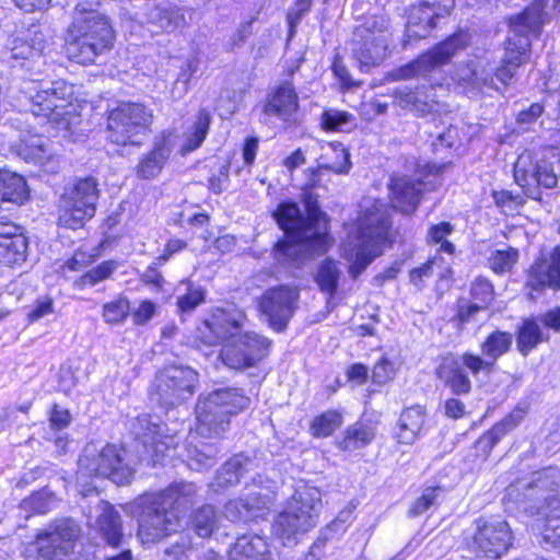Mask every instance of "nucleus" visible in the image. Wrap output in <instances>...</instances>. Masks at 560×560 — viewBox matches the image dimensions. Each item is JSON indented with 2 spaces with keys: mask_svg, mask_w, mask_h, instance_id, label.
Returning <instances> with one entry per match:
<instances>
[{
  "mask_svg": "<svg viewBox=\"0 0 560 560\" xmlns=\"http://www.w3.org/2000/svg\"><path fill=\"white\" fill-rule=\"evenodd\" d=\"M306 215L294 202H281L273 212L289 242L276 246L275 256L280 262H293L302 248L325 252L328 243V221L315 201H306Z\"/></svg>",
  "mask_w": 560,
  "mask_h": 560,
  "instance_id": "1",
  "label": "nucleus"
},
{
  "mask_svg": "<svg viewBox=\"0 0 560 560\" xmlns=\"http://www.w3.org/2000/svg\"><path fill=\"white\" fill-rule=\"evenodd\" d=\"M197 487L192 482H175L161 492L138 499V536L142 542H155L180 527L179 512L192 502Z\"/></svg>",
  "mask_w": 560,
  "mask_h": 560,
  "instance_id": "2",
  "label": "nucleus"
},
{
  "mask_svg": "<svg viewBox=\"0 0 560 560\" xmlns=\"http://www.w3.org/2000/svg\"><path fill=\"white\" fill-rule=\"evenodd\" d=\"M97 5L98 2L89 0L77 2L68 26L67 55L81 65L93 63L97 56L110 49L114 42L109 20L96 9Z\"/></svg>",
  "mask_w": 560,
  "mask_h": 560,
  "instance_id": "3",
  "label": "nucleus"
},
{
  "mask_svg": "<svg viewBox=\"0 0 560 560\" xmlns=\"http://www.w3.org/2000/svg\"><path fill=\"white\" fill-rule=\"evenodd\" d=\"M363 214L359 221L358 232L349 236L343 246V256L350 262L349 273L357 279L380 255V245L387 240L392 221L387 206L374 200L362 207Z\"/></svg>",
  "mask_w": 560,
  "mask_h": 560,
  "instance_id": "4",
  "label": "nucleus"
},
{
  "mask_svg": "<svg viewBox=\"0 0 560 560\" xmlns=\"http://www.w3.org/2000/svg\"><path fill=\"white\" fill-rule=\"evenodd\" d=\"M548 1L536 0L522 13L511 18L504 57L500 67L494 66L493 72L495 82L502 86L505 88L513 82L516 70L527 58L530 36L550 19L549 12L546 11Z\"/></svg>",
  "mask_w": 560,
  "mask_h": 560,
  "instance_id": "5",
  "label": "nucleus"
},
{
  "mask_svg": "<svg viewBox=\"0 0 560 560\" xmlns=\"http://www.w3.org/2000/svg\"><path fill=\"white\" fill-rule=\"evenodd\" d=\"M249 398L236 387H218L198 396L195 407L200 436L220 439L230 429L231 419L246 409Z\"/></svg>",
  "mask_w": 560,
  "mask_h": 560,
  "instance_id": "6",
  "label": "nucleus"
},
{
  "mask_svg": "<svg viewBox=\"0 0 560 560\" xmlns=\"http://www.w3.org/2000/svg\"><path fill=\"white\" fill-rule=\"evenodd\" d=\"M322 506L320 491L315 487H299L287 501L272 524L273 534L284 546L295 545L316 526Z\"/></svg>",
  "mask_w": 560,
  "mask_h": 560,
  "instance_id": "7",
  "label": "nucleus"
},
{
  "mask_svg": "<svg viewBox=\"0 0 560 560\" xmlns=\"http://www.w3.org/2000/svg\"><path fill=\"white\" fill-rule=\"evenodd\" d=\"M96 178H78L65 187L59 200L58 224L78 230L84 226L96 212L100 190Z\"/></svg>",
  "mask_w": 560,
  "mask_h": 560,
  "instance_id": "8",
  "label": "nucleus"
},
{
  "mask_svg": "<svg viewBox=\"0 0 560 560\" xmlns=\"http://www.w3.org/2000/svg\"><path fill=\"white\" fill-rule=\"evenodd\" d=\"M199 384V374L190 366L170 364L159 370L151 385V400L165 409L190 399Z\"/></svg>",
  "mask_w": 560,
  "mask_h": 560,
  "instance_id": "9",
  "label": "nucleus"
},
{
  "mask_svg": "<svg viewBox=\"0 0 560 560\" xmlns=\"http://www.w3.org/2000/svg\"><path fill=\"white\" fill-rule=\"evenodd\" d=\"M124 454L125 451L115 445H106L102 450L88 445L79 458L78 474L81 477L108 478L116 485L129 483L135 470L125 463Z\"/></svg>",
  "mask_w": 560,
  "mask_h": 560,
  "instance_id": "10",
  "label": "nucleus"
},
{
  "mask_svg": "<svg viewBox=\"0 0 560 560\" xmlns=\"http://www.w3.org/2000/svg\"><path fill=\"white\" fill-rule=\"evenodd\" d=\"M205 327L208 335L203 332V342L207 346L234 347L238 350H266L271 342L264 336L256 332H244L240 330L238 319L231 313L218 310L210 319L206 320Z\"/></svg>",
  "mask_w": 560,
  "mask_h": 560,
  "instance_id": "11",
  "label": "nucleus"
},
{
  "mask_svg": "<svg viewBox=\"0 0 560 560\" xmlns=\"http://www.w3.org/2000/svg\"><path fill=\"white\" fill-rule=\"evenodd\" d=\"M153 120L152 109L140 103H124L109 112L107 132L117 145L140 144V136L149 131Z\"/></svg>",
  "mask_w": 560,
  "mask_h": 560,
  "instance_id": "12",
  "label": "nucleus"
},
{
  "mask_svg": "<svg viewBox=\"0 0 560 560\" xmlns=\"http://www.w3.org/2000/svg\"><path fill=\"white\" fill-rule=\"evenodd\" d=\"M513 540L509 523L493 516L476 518L466 536L468 547L489 559H499L505 555Z\"/></svg>",
  "mask_w": 560,
  "mask_h": 560,
  "instance_id": "13",
  "label": "nucleus"
},
{
  "mask_svg": "<svg viewBox=\"0 0 560 560\" xmlns=\"http://www.w3.org/2000/svg\"><path fill=\"white\" fill-rule=\"evenodd\" d=\"M497 359L495 352H486L485 358L468 352L458 358L448 353L443 357L442 362L436 369V375L454 395H467L471 389V383L465 368L469 369L474 374L481 371L490 372Z\"/></svg>",
  "mask_w": 560,
  "mask_h": 560,
  "instance_id": "14",
  "label": "nucleus"
},
{
  "mask_svg": "<svg viewBox=\"0 0 560 560\" xmlns=\"http://www.w3.org/2000/svg\"><path fill=\"white\" fill-rule=\"evenodd\" d=\"M514 178L527 197L540 199V187L555 188L560 180V153H552L550 160H541L536 164L520 158L514 166Z\"/></svg>",
  "mask_w": 560,
  "mask_h": 560,
  "instance_id": "15",
  "label": "nucleus"
},
{
  "mask_svg": "<svg viewBox=\"0 0 560 560\" xmlns=\"http://www.w3.org/2000/svg\"><path fill=\"white\" fill-rule=\"evenodd\" d=\"M132 431L143 447V456L150 458L153 464L159 463L167 451L177 446V431L160 422L158 417H137L132 423Z\"/></svg>",
  "mask_w": 560,
  "mask_h": 560,
  "instance_id": "16",
  "label": "nucleus"
},
{
  "mask_svg": "<svg viewBox=\"0 0 560 560\" xmlns=\"http://www.w3.org/2000/svg\"><path fill=\"white\" fill-rule=\"evenodd\" d=\"M81 533L80 526L71 518L56 520L37 535L35 550L38 560H52L69 555Z\"/></svg>",
  "mask_w": 560,
  "mask_h": 560,
  "instance_id": "17",
  "label": "nucleus"
},
{
  "mask_svg": "<svg viewBox=\"0 0 560 560\" xmlns=\"http://www.w3.org/2000/svg\"><path fill=\"white\" fill-rule=\"evenodd\" d=\"M137 19L152 33L174 32L189 25L194 10L177 7H163L152 0H144L138 7Z\"/></svg>",
  "mask_w": 560,
  "mask_h": 560,
  "instance_id": "18",
  "label": "nucleus"
},
{
  "mask_svg": "<svg viewBox=\"0 0 560 560\" xmlns=\"http://www.w3.org/2000/svg\"><path fill=\"white\" fill-rule=\"evenodd\" d=\"M454 0H421L410 8L407 19L409 37L424 38L436 26V20L444 18L454 8Z\"/></svg>",
  "mask_w": 560,
  "mask_h": 560,
  "instance_id": "19",
  "label": "nucleus"
},
{
  "mask_svg": "<svg viewBox=\"0 0 560 560\" xmlns=\"http://www.w3.org/2000/svg\"><path fill=\"white\" fill-rule=\"evenodd\" d=\"M298 299L299 291L289 285H279L265 292L260 307L275 329L282 330L288 325L296 308Z\"/></svg>",
  "mask_w": 560,
  "mask_h": 560,
  "instance_id": "20",
  "label": "nucleus"
},
{
  "mask_svg": "<svg viewBox=\"0 0 560 560\" xmlns=\"http://www.w3.org/2000/svg\"><path fill=\"white\" fill-rule=\"evenodd\" d=\"M262 460L256 455H248L240 453L234 455L217 471L210 488L214 492L224 490L225 488L235 486L240 482L242 477L247 474L257 476L262 468Z\"/></svg>",
  "mask_w": 560,
  "mask_h": 560,
  "instance_id": "21",
  "label": "nucleus"
},
{
  "mask_svg": "<svg viewBox=\"0 0 560 560\" xmlns=\"http://www.w3.org/2000/svg\"><path fill=\"white\" fill-rule=\"evenodd\" d=\"M70 88L63 82H44L33 95L32 112L35 116H43L48 120H57L65 108L63 102L70 94Z\"/></svg>",
  "mask_w": 560,
  "mask_h": 560,
  "instance_id": "22",
  "label": "nucleus"
},
{
  "mask_svg": "<svg viewBox=\"0 0 560 560\" xmlns=\"http://www.w3.org/2000/svg\"><path fill=\"white\" fill-rule=\"evenodd\" d=\"M298 108L299 98L294 86L290 82H283L264 105V114L268 117L277 116L285 122H295Z\"/></svg>",
  "mask_w": 560,
  "mask_h": 560,
  "instance_id": "23",
  "label": "nucleus"
},
{
  "mask_svg": "<svg viewBox=\"0 0 560 560\" xmlns=\"http://www.w3.org/2000/svg\"><path fill=\"white\" fill-rule=\"evenodd\" d=\"M351 38L372 40L380 51L383 45L390 46L393 43L390 19L386 14L369 15L361 24L354 27Z\"/></svg>",
  "mask_w": 560,
  "mask_h": 560,
  "instance_id": "24",
  "label": "nucleus"
},
{
  "mask_svg": "<svg viewBox=\"0 0 560 560\" xmlns=\"http://www.w3.org/2000/svg\"><path fill=\"white\" fill-rule=\"evenodd\" d=\"M560 488V469L557 467H547L540 471H535L528 482L517 481L506 489V494L513 497L520 489H526L529 494L526 498L535 497L536 499L547 500L545 492H553Z\"/></svg>",
  "mask_w": 560,
  "mask_h": 560,
  "instance_id": "25",
  "label": "nucleus"
},
{
  "mask_svg": "<svg viewBox=\"0 0 560 560\" xmlns=\"http://www.w3.org/2000/svg\"><path fill=\"white\" fill-rule=\"evenodd\" d=\"M423 184L406 176L393 177L389 184L392 205L404 213H411L418 207Z\"/></svg>",
  "mask_w": 560,
  "mask_h": 560,
  "instance_id": "26",
  "label": "nucleus"
},
{
  "mask_svg": "<svg viewBox=\"0 0 560 560\" xmlns=\"http://www.w3.org/2000/svg\"><path fill=\"white\" fill-rule=\"evenodd\" d=\"M471 40L472 35L468 31L460 30L424 52L425 58L434 70L448 63L458 52L465 50Z\"/></svg>",
  "mask_w": 560,
  "mask_h": 560,
  "instance_id": "27",
  "label": "nucleus"
},
{
  "mask_svg": "<svg viewBox=\"0 0 560 560\" xmlns=\"http://www.w3.org/2000/svg\"><path fill=\"white\" fill-rule=\"evenodd\" d=\"M174 148L172 136H163L159 139L152 150L148 152L137 166V176L143 179L156 177L164 167Z\"/></svg>",
  "mask_w": 560,
  "mask_h": 560,
  "instance_id": "28",
  "label": "nucleus"
},
{
  "mask_svg": "<svg viewBox=\"0 0 560 560\" xmlns=\"http://www.w3.org/2000/svg\"><path fill=\"white\" fill-rule=\"evenodd\" d=\"M526 413L527 407L516 406L511 413L495 423L490 430H488L477 440V448L483 454H489L490 451L501 441L505 434L521 424Z\"/></svg>",
  "mask_w": 560,
  "mask_h": 560,
  "instance_id": "29",
  "label": "nucleus"
},
{
  "mask_svg": "<svg viewBox=\"0 0 560 560\" xmlns=\"http://www.w3.org/2000/svg\"><path fill=\"white\" fill-rule=\"evenodd\" d=\"M252 487L245 494L248 508L253 517H257L261 512L269 510L277 498V485L273 481L265 480L260 474L252 477Z\"/></svg>",
  "mask_w": 560,
  "mask_h": 560,
  "instance_id": "30",
  "label": "nucleus"
},
{
  "mask_svg": "<svg viewBox=\"0 0 560 560\" xmlns=\"http://www.w3.org/2000/svg\"><path fill=\"white\" fill-rule=\"evenodd\" d=\"M349 49L353 60L358 63L360 70L364 72L378 67L389 54V46L383 45L378 51L374 42L360 40L358 38L350 39Z\"/></svg>",
  "mask_w": 560,
  "mask_h": 560,
  "instance_id": "31",
  "label": "nucleus"
},
{
  "mask_svg": "<svg viewBox=\"0 0 560 560\" xmlns=\"http://www.w3.org/2000/svg\"><path fill=\"white\" fill-rule=\"evenodd\" d=\"M229 557L230 560H271V552L265 538L243 535L230 549Z\"/></svg>",
  "mask_w": 560,
  "mask_h": 560,
  "instance_id": "32",
  "label": "nucleus"
},
{
  "mask_svg": "<svg viewBox=\"0 0 560 560\" xmlns=\"http://www.w3.org/2000/svg\"><path fill=\"white\" fill-rule=\"evenodd\" d=\"M28 196V187L23 176L8 170H0V208L4 203L21 206Z\"/></svg>",
  "mask_w": 560,
  "mask_h": 560,
  "instance_id": "33",
  "label": "nucleus"
},
{
  "mask_svg": "<svg viewBox=\"0 0 560 560\" xmlns=\"http://www.w3.org/2000/svg\"><path fill=\"white\" fill-rule=\"evenodd\" d=\"M49 140L38 135H26L15 143L13 151L26 162L45 166L50 160Z\"/></svg>",
  "mask_w": 560,
  "mask_h": 560,
  "instance_id": "34",
  "label": "nucleus"
},
{
  "mask_svg": "<svg viewBox=\"0 0 560 560\" xmlns=\"http://www.w3.org/2000/svg\"><path fill=\"white\" fill-rule=\"evenodd\" d=\"M423 96V88L416 86L411 89L409 86H401L395 89L393 93V97L395 102L404 109L412 112L419 116H424L429 113H432L436 103L434 101H429Z\"/></svg>",
  "mask_w": 560,
  "mask_h": 560,
  "instance_id": "35",
  "label": "nucleus"
},
{
  "mask_svg": "<svg viewBox=\"0 0 560 560\" xmlns=\"http://www.w3.org/2000/svg\"><path fill=\"white\" fill-rule=\"evenodd\" d=\"M100 533L110 546H118L122 538V526L119 513L113 505L102 502V513L97 517Z\"/></svg>",
  "mask_w": 560,
  "mask_h": 560,
  "instance_id": "36",
  "label": "nucleus"
},
{
  "mask_svg": "<svg viewBox=\"0 0 560 560\" xmlns=\"http://www.w3.org/2000/svg\"><path fill=\"white\" fill-rule=\"evenodd\" d=\"M424 416L420 407H412L404 410L399 417L397 439L399 443L410 444L420 432Z\"/></svg>",
  "mask_w": 560,
  "mask_h": 560,
  "instance_id": "37",
  "label": "nucleus"
},
{
  "mask_svg": "<svg viewBox=\"0 0 560 560\" xmlns=\"http://www.w3.org/2000/svg\"><path fill=\"white\" fill-rule=\"evenodd\" d=\"M340 276L338 262L331 258H326L317 267L315 282L322 292L328 294V303L331 302L338 289Z\"/></svg>",
  "mask_w": 560,
  "mask_h": 560,
  "instance_id": "38",
  "label": "nucleus"
},
{
  "mask_svg": "<svg viewBox=\"0 0 560 560\" xmlns=\"http://www.w3.org/2000/svg\"><path fill=\"white\" fill-rule=\"evenodd\" d=\"M28 242L25 235L0 241V262L7 266H20L26 260Z\"/></svg>",
  "mask_w": 560,
  "mask_h": 560,
  "instance_id": "39",
  "label": "nucleus"
},
{
  "mask_svg": "<svg viewBox=\"0 0 560 560\" xmlns=\"http://www.w3.org/2000/svg\"><path fill=\"white\" fill-rule=\"evenodd\" d=\"M374 439V430L363 423H354L348 428L338 445L343 451H353L364 447Z\"/></svg>",
  "mask_w": 560,
  "mask_h": 560,
  "instance_id": "40",
  "label": "nucleus"
},
{
  "mask_svg": "<svg viewBox=\"0 0 560 560\" xmlns=\"http://www.w3.org/2000/svg\"><path fill=\"white\" fill-rule=\"evenodd\" d=\"M211 124V115L207 109L199 110L191 131L187 133L186 142L182 147V152L188 153L198 149L205 141Z\"/></svg>",
  "mask_w": 560,
  "mask_h": 560,
  "instance_id": "41",
  "label": "nucleus"
},
{
  "mask_svg": "<svg viewBox=\"0 0 560 560\" xmlns=\"http://www.w3.org/2000/svg\"><path fill=\"white\" fill-rule=\"evenodd\" d=\"M475 68L474 71L471 90L474 91H495L500 92L501 89L499 84L495 82L493 72L494 65L491 63L486 58H475Z\"/></svg>",
  "mask_w": 560,
  "mask_h": 560,
  "instance_id": "42",
  "label": "nucleus"
},
{
  "mask_svg": "<svg viewBox=\"0 0 560 560\" xmlns=\"http://www.w3.org/2000/svg\"><path fill=\"white\" fill-rule=\"evenodd\" d=\"M342 424V415L337 410H328L314 418L311 423V433L315 438H327Z\"/></svg>",
  "mask_w": 560,
  "mask_h": 560,
  "instance_id": "43",
  "label": "nucleus"
},
{
  "mask_svg": "<svg viewBox=\"0 0 560 560\" xmlns=\"http://www.w3.org/2000/svg\"><path fill=\"white\" fill-rule=\"evenodd\" d=\"M116 262L113 260H106L101 262L98 266L90 269L80 278L74 281V288L83 290L86 287H94L97 283L108 279L116 270Z\"/></svg>",
  "mask_w": 560,
  "mask_h": 560,
  "instance_id": "44",
  "label": "nucleus"
},
{
  "mask_svg": "<svg viewBox=\"0 0 560 560\" xmlns=\"http://www.w3.org/2000/svg\"><path fill=\"white\" fill-rule=\"evenodd\" d=\"M220 450L217 444L202 443L189 451V465L195 469H208L215 465Z\"/></svg>",
  "mask_w": 560,
  "mask_h": 560,
  "instance_id": "45",
  "label": "nucleus"
},
{
  "mask_svg": "<svg viewBox=\"0 0 560 560\" xmlns=\"http://www.w3.org/2000/svg\"><path fill=\"white\" fill-rule=\"evenodd\" d=\"M218 513L212 505L199 508L192 515V527L199 537H209L215 528Z\"/></svg>",
  "mask_w": 560,
  "mask_h": 560,
  "instance_id": "46",
  "label": "nucleus"
},
{
  "mask_svg": "<svg viewBox=\"0 0 560 560\" xmlns=\"http://www.w3.org/2000/svg\"><path fill=\"white\" fill-rule=\"evenodd\" d=\"M200 67V59L196 56H189L184 65L180 67V71L177 75L175 86L172 91L173 96L176 98L183 97L189 90V82L197 73Z\"/></svg>",
  "mask_w": 560,
  "mask_h": 560,
  "instance_id": "47",
  "label": "nucleus"
},
{
  "mask_svg": "<svg viewBox=\"0 0 560 560\" xmlns=\"http://www.w3.org/2000/svg\"><path fill=\"white\" fill-rule=\"evenodd\" d=\"M517 260L518 250L506 247L493 250L488 258V264L495 273H505L512 270Z\"/></svg>",
  "mask_w": 560,
  "mask_h": 560,
  "instance_id": "48",
  "label": "nucleus"
},
{
  "mask_svg": "<svg viewBox=\"0 0 560 560\" xmlns=\"http://www.w3.org/2000/svg\"><path fill=\"white\" fill-rule=\"evenodd\" d=\"M354 125V117L348 112L327 109L322 115V126L329 131H349Z\"/></svg>",
  "mask_w": 560,
  "mask_h": 560,
  "instance_id": "49",
  "label": "nucleus"
},
{
  "mask_svg": "<svg viewBox=\"0 0 560 560\" xmlns=\"http://www.w3.org/2000/svg\"><path fill=\"white\" fill-rule=\"evenodd\" d=\"M431 71H433V69L425 58V55L422 54L416 60L394 70L390 75L394 80L399 81L418 77H427Z\"/></svg>",
  "mask_w": 560,
  "mask_h": 560,
  "instance_id": "50",
  "label": "nucleus"
},
{
  "mask_svg": "<svg viewBox=\"0 0 560 560\" xmlns=\"http://www.w3.org/2000/svg\"><path fill=\"white\" fill-rule=\"evenodd\" d=\"M186 292L177 298V306L182 313L194 311L206 300V289L201 285L186 281Z\"/></svg>",
  "mask_w": 560,
  "mask_h": 560,
  "instance_id": "51",
  "label": "nucleus"
},
{
  "mask_svg": "<svg viewBox=\"0 0 560 560\" xmlns=\"http://www.w3.org/2000/svg\"><path fill=\"white\" fill-rule=\"evenodd\" d=\"M130 313V302L127 298L118 296L116 300L105 303L103 318L108 324H119Z\"/></svg>",
  "mask_w": 560,
  "mask_h": 560,
  "instance_id": "52",
  "label": "nucleus"
},
{
  "mask_svg": "<svg viewBox=\"0 0 560 560\" xmlns=\"http://www.w3.org/2000/svg\"><path fill=\"white\" fill-rule=\"evenodd\" d=\"M470 296L474 303L487 310L494 298L493 284L483 277L476 278L470 285Z\"/></svg>",
  "mask_w": 560,
  "mask_h": 560,
  "instance_id": "53",
  "label": "nucleus"
},
{
  "mask_svg": "<svg viewBox=\"0 0 560 560\" xmlns=\"http://www.w3.org/2000/svg\"><path fill=\"white\" fill-rule=\"evenodd\" d=\"M453 232V225L450 222H441L432 225L428 232V241L433 244H441L440 250L452 255L455 250L453 243L446 240Z\"/></svg>",
  "mask_w": 560,
  "mask_h": 560,
  "instance_id": "54",
  "label": "nucleus"
},
{
  "mask_svg": "<svg viewBox=\"0 0 560 560\" xmlns=\"http://www.w3.org/2000/svg\"><path fill=\"white\" fill-rule=\"evenodd\" d=\"M219 359L232 370H244L254 366L261 360L260 357H255L252 352H219Z\"/></svg>",
  "mask_w": 560,
  "mask_h": 560,
  "instance_id": "55",
  "label": "nucleus"
},
{
  "mask_svg": "<svg viewBox=\"0 0 560 560\" xmlns=\"http://www.w3.org/2000/svg\"><path fill=\"white\" fill-rule=\"evenodd\" d=\"M544 339L539 325L534 320H525L518 332V346L532 349Z\"/></svg>",
  "mask_w": 560,
  "mask_h": 560,
  "instance_id": "56",
  "label": "nucleus"
},
{
  "mask_svg": "<svg viewBox=\"0 0 560 560\" xmlns=\"http://www.w3.org/2000/svg\"><path fill=\"white\" fill-rule=\"evenodd\" d=\"M223 514L231 522H248L254 518L245 497L226 502Z\"/></svg>",
  "mask_w": 560,
  "mask_h": 560,
  "instance_id": "57",
  "label": "nucleus"
},
{
  "mask_svg": "<svg viewBox=\"0 0 560 560\" xmlns=\"http://www.w3.org/2000/svg\"><path fill=\"white\" fill-rule=\"evenodd\" d=\"M443 493L442 487H429L424 489L422 495L418 498L409 510L410 516H418L436 504L439 497Z\"/></svg>",
  "mask_w": 560,
  "mask_h": 560,
  "instance_id": "58",
  "label": "nucleus"
},
{
  "mask_svg": "<svg viewBox=\"0 0 560 560\" xmlns=\"http://www.w3.org/2000/svg\"><path fill=\"white\" fill-rule=\"evenodd\" d=\"M541 539L544 544L560 550V514L547 516Z\"/></svg>",
  "mask_w": 560,
  "mask_h": 560,
  "instance_id": "59",
  "label": "nucleus"
},
{
  "mask_svg": "<svg viewBox=\"0 0 560 560\" xmlns=\"http://www.w3.org/2000/svg\"><path fill=\"white\" fill-rule=\"evenodd\" d=\"M494 203L504 211H514L525 202L523 195L513 194L510 190H494L492 192Z\"/></svg>",
  "mask_w": 560,
  "mask_h": 560,
  "instance_id": "60",
  "label": "nucleus"
},
{
  "mask_svg": "<svg viewBox=\"0 0 560 560\" xmlns=\"http://www.w3.org/2000/svg\"><path fill=\"white\" fill-rule=\"evenodd\" d=\"M312 0H295L294 5L290 8L287 14L289 24V37H293L296 33V26L302 18L310 11Z\"/></svg>",
  "mask_w": 560,
  "mask_h": 560,
  "instance_id": "61",
  "label": "nucleus"
},
{
  "mask_svg": "<svg viewBox=\"0 0 560 560\" xmlns=\"http://www.w3.org/2000/svg\"><path fill=\"white\" fill-rule=\"evenodd\" d=\"M50 497L49 494L43 490L40 492H35L27 499H24L21 503V508L25 511H32L37 514H45L50 506Z\"/></svg>",
  "mask_w": 560,
  "mask_h": 560,
  "instance_id": "62",
  "label": "nucleus"
},
{
  "mask_svg": "<svg viewBox=\"0 0 560 560\" xmlns=\"http://www.w3.org/2000/svg\"><path fill=\"white\" fill-rule=\"evenodd\" d=\"M192 544L188 535H180L178 540L164 550V558L168 560H188V552Z\"/></svg>",
  "mask_w": 560,
  "mask_h": 560,
  "instance_id": "63",
  "label": "nucleus"
},
{
  "mask_svg": "<svg viewBox=\"0 0 560 560\" xmlns=\"http://www.w3.org/2000/svg\"><path fill=\"white\" fill-rule=\"evenodd\" d=\"M334 153L336 158H341V162H332V163H319L317 171L322 170L331 171L336 174H348L351 168L350 153L345 148H334Z\"/></svg>",
  "mask_w": 560,
  "mask_h": 560,
  "instance_id": "64",
  "label": "nucleus"
}]
</instances>
